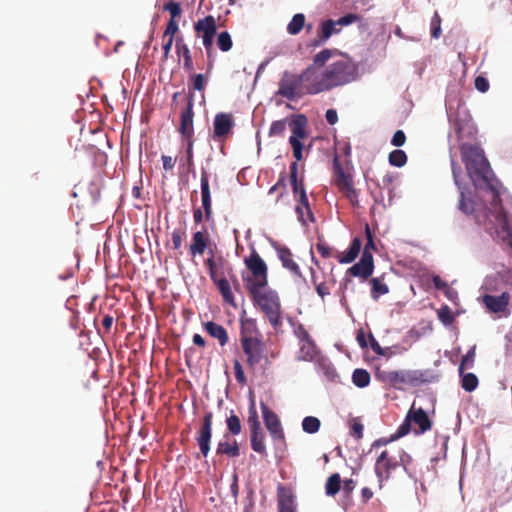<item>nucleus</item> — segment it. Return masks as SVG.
Wrapping results in <instances>:
<instances>
[{
    "label": "nucleus",
    "mask_w": 512,
    "mask_h": 512,
    "mask_svg": "<svg viewBox=\"0 0 512 512\" xmlns=\"http://www.w3.org/2000/svg\"><path fill=\"white\" fill-rule=\"evenodd\" d=\"M460 153L472 182L476 185L478 181H482L493 193L487 219L493 225L498 239L512 249V230L501 204L500 183L494 178L484 151L478 145L463 143L460 146Z\"/></svg>",
    "instance_id": "1"
},
{
    "label": "nucleus",
    "mask_w": 512,
    "mask_h": 512,
    "mask_svg": "<svg viewBox=\"0 0 512 512\" xmlns=\"http://www.w3.org/2000/svg\"><path fill=\"white\" fill-rule=\"evenodd\" d=\"M333 50L325 48L314 55L310 68L313 70L312 92L316 94L344 86L356 78V66L349 59H338L328 65Z\"/></svg>",
    "instance_id": "2"
},
{
    "label": "nucleus",
    "mask_w": 512,
    "mask_h": 512,
    "mask_svg": "<svg viewBox=\"0 0 512 512\" xmlns=\"http://www.w3.org/2000/svg\"><path fill=\"white\" fill-rule=\"evenodd\" d=\"M239 341L245 356V362L250 370H255L264 358L266 349L263 335L254 318H240Z\"/></svg>",
    "instance_id": "3"
},
{
    "label": "nucleus",
    "mask_w": 512,
    "mask_h": 512,
    "mask_svg": "<svg viewBox=\"0 0 512 512\" xmlns=\"http://www.w3.org/2000/svg\"><path fill=\"white\" fill-rule=\"evenodd\" d=\"M250 298L268 319L271 326L278 330L282 326V305L279 295L272 289L254 288L248 290Z\"/></svg>",
    "instance_id": "4"
},
{
    "label": "nucleus",
    "mask_w": 512,
    "mask_h": 512,
    "mask_svg": "<svg viewBox=\"0 0 512 512\" xmlns=\"http://www.w3.org/2000/svg\"><path fill=\"white\" fill-rule=\"evenodd\" d=\"M312 76L313 70L310 68V65L299 75L288 71L284 72L279 82L277 94L288 100H295L304 92L315 95L316 92L311 90L314 83Z\"/></svg>",
    "instance_id": "5"
},
{
    "label": "nucleus",
    "mask_w": 512,
    "mask_h": 512,
    "mask_svg": "<svg viewBox=\"0 0 512 512\" xmlns=\"http://www.w3.org/2000/svg\"><path fill=\"white\" fill-rule=\"evenodd\" d=\"M433 422L428 414L421 407H416L415 403L412 404L408 410L403 423L396 431L394 438H400L413 431L415 435L424 434L432 429Z\"/></svg>",
    "instance_id": "6"
},
{
    "label": "nucleus",
    "mask_w": 512,
    "mask_h": 512,
    "mask_svg": "<svg viewBox=\"0 0 512 512\" xmlns=\"http://www.w3.org/2000/svg\"><path fill=\"white\" fill-rule=\"evenodd\" d=\"M375 377L380 382L395 389L402 390L404 386H416L424 381V375L418 370H380L377 369Z\"/></svg>",
    "instance_id": "7"
},
{
    "label": "nucleus",
    "mask_w": 512,
    "mask_h": 512,
    "mask_svg": "<svg viewBox=\"0 0 512 512\" xmlns=\"http://www.w3.org/2000/svg\"><path fill=\"white\" fill-rule=\"evenodd\" d=\"M194 30L196 36L202 39L203 45L207 52L208 64L207 73L213 68V40L217 31L216 20L212 15H208L202 19H199L194 24Z\"/></svg>",
    "instance_id": "8"
},
{
    "label": "nucleus",
    "mask_w": 512,
    "mask_h": 512,
    "mask_svg": "<svg viewBox=\"0 0 512 512\" xmlns=\"http://www.w3.org/2000/svg\"><path fill=\"white\" fill-rule=\"evenodd\" d=\"M307 124L308 119L303 114L294 115L288 121V127L291 131V136L289 137V144L292 147L293 156L297 161H301L303 159L304 146L301 140L306 139L308 137Z\"/></svg>",
    "instance_id": "9"
},
{
    "label": "nucleus",
    "mask_w": 512,
    "mask_h": 512,
    "mask_svg": "<svg viewBox=\"0 0 512 512\" xmlns=\"http://www.w3.org/2000/svg\"><path fill=\"white\" fill-rule=\"evenodd\" d=\"M245 264L253 276V279L247 280V289L265 288L268 285V268L260 255L253 250L250 256L245 258Z\"/></svg>",
    "instance_id": "10"
},
{
    "label": "nucleus",
    "mask_w": 512,
    "mask_h": 512,
    "mask_svg": "<svg viewBox=\"0 0 512 512\" xmlns=\"http://www.w3.org/2000/svg\"><path fill=\"white\" fill-rule=\"evenodd\" d=\"M333 183L353 206L358 205V193L354 187L353 177L344 171L337 157L333 161Z\"/></svg>",
    "instance_id": "11"
},
{
    "label": "nucleus",
    "mask_w": 512,
    "mask_h": 512,
    "mask_svg": "<svg viewBox=\"0 0 512 512\" xmlns=\"http://www.w3.org/2000/svg\"><path fill=\"white\" fill-rule=\"evenodd\" d=\"M212 426H213V413L211 411L205 412L202 420V424L196 433V443L199 447L200 454L203 457H207L210 452V444L212 438Z\"/></svg>",
    "instance_id": "12"
},
{
    "label": "nucleus",
    "mask_w": 512,
    "mask_h": 512,
    "mask_svg": "<svg viewBox=\"0 0 512 512\" xmlns=\"http://www.w3.org/2000/svg\"><path fill=\"white\" fill-rule=\"evenodd\" d=\"M263 420L267 430L269 431L272 439L281 443H285V435L278 416L268 407V405L261 401L260 403Z\"/></svg>",
    "instance_id": "13"
},
{
    "label": "nucleus",
    "mask_w": 512,
    "mask_h": 512,
    "mask_svg": "<svg viewBox=\"0 0 512 512\" xmlns=\"http://www.w3.org/2000/svg\"><path fill=\"white\" fill-rule=\"evenodd\" d=\"M398 467V462L389 456L387 450L381 452L375 462V474L378 478L379 487H383V483L390 478L392 470Z\"/></svg>",
    "instance_id": "14"
},
{
    "label": "nucleus",
    "mask_w": 512,
    "mask_h": 512,
    "mask_svg": "<svg viewBox=\"0 0 512 512\" xmlns=\"http://www.w3.org/2000/svg\"><path fill=\"white\" fill-rule=\"evenodd\" d=\"M194 93L189 88V95L187 98L186 107L182 110L180 115V126L179 132L186 139H193L194 127H193V118H194Z\"/></svg>",
    "instance_id": "15"
},
{
    "label": "nucleus",
    "mask_w": 512,
    "mask_h": 512,
    "mask_svg": "<svg viewBox=\"0 0 512 512\" xmlns=\"http://www.w3.org/2000/svg\"><path fill=\"white\" fill-rule=\"evenodd\" d=\"M511 295L507 291L502 292L500 295L484 294L482 296V303L485 308L495 314H505L511 302Z\"/></svg>",
    "instance_id": "16"
},
{
    "label": "nucleus",
    "mask_w": 512,
    "mask_h": 512,
    "mask_svg": "<svg viewBox=\"0 0 512 512\" xmlns=\"http://www.w3.org/2000/svg\"><path fill=\"white\" fill-rule=\"evenodd\" d=\"M234 126L233 116L229 113H217L213 122V139L222 141L231 133Z\"/></svg>",
    "instance_id": "17"
},
{
    "label": "nucleus",
    "mask_w": 512,
    "mask_h": 512,
    "mask_svg": "<svg viewBox=\"0 0 512 512\" xmlns=\"http://www.w3.org/2000/svg\"><path fill=\"white\" fill-rule=\"evenodd\" d=\"M340 31L341 29L338 28L335 20L327 19L322 21L319 25L316 37L310 41L308 46L311 48L320 47L324 45L332 35L338 34Z\"/></svg>",
    "instance_id": "18"
},
{
    "label": "nucleus",
    "mask_w": 512,
    "mask_h": 512,
    "mask_svg": "<svg viewBox=\"0 0 512 512\" xmlns=\"http://www.w3.org/2000/svg\"><path fill=\"white\" fill-rule=\"evenodd\" d=\"M373 269L374 260L372 254L370 251H363L360 261L351 266L347 270V274L366 280L372 275Z\"/></svg>",
    "instance_id": "19"
},
{
    "label": "nucleus",
    "mask_w": 512,
    "mask_h": 512,
    "mask_svg": "<svg viewBox=\"0 0 512 512\" xmlns=\"http://www.w3.org/2000/svg\"><path fill=\"white\" fill-rule=\"evenodd\" d=\"M200 186H201V202L202 207L205 212V219L207 221L212 219V201H211V192H210V184H209V174L207 171L202 170L200 177Z\"/></svg>",
    "instance_id": "20"
},
{
    "label": "nucleus",
    "mask_w": 512,
    "mask_h": 512,
    "mask_svg": "<svg viewBox=\"0 0 512 512\" xmlns=\"http://www.w3.org/2000/svg\"><path fill=\"white\" fill-rule=\"evenodd\" d=\"M274 248L277 251L278 258L281 260L283 267L291 271L293 274L301 276L300 268L294 261L293 254L290 249L279 244H275Z\"/></svg>",
    "instance_id": "21"
},
{
    "label": "nucleus",
    "mask_w": 512,
    "mask_h": 512,
    "mask_svg": "<svg viewBox=\"0 0 512 512\" xmlns=\"http://www.w3.org/2000/svg\"><path fill=\"white\" fill-rule=\"evenodd\" d=\"M279 512H295V501L289 488L279 486L277 491Z\"/></svg>",
    "instance_id": "22"
},
{
    "label": "nucleus",
    "mask_w": 512,
    "mask_h": 512,
    "mask_svg": "<svg viewBox=\"0 0 512 512\" xmlns=\"http://www.w3.org/2000/svg\"><path fill=\"white\" fill-rule=\"evenodd\" d=\"M210 242L209 233L205 231H197L192 236V243L189 247L192 256L202 255Z\"/></svg>",
    "instance_id": "23"
},
{
    "label": "nucleus",
    "mask_w": 512,
    "mask_h": 512,
    "mask_svg": "<svg viewBox=\"0 0 512 512\" xmlns=\"http://www.w3.org/2000/svg\"><path fill=\"white\" fill-rule=\"evenodd\" d=\"M176 54L178 57L183 58V68L186 72L192 73L194 71L193 60L190 49L187 44L184 43L182 37L176 39L175 44Z\"/></svg>",
    "instance_id": "24"
},
{
    "label": "nucleus",
    "mask_w": 512,
    "mask_h": 512,
    "mask_svg": "<svg viewBox=\"0 0 512 512\" xmlns=\"http://www.w3.org/2000/svg\"><path fill=\"white\" fill-rule=\"evenodd\" d=\"M206 332L213 338L217 339L220 346H225L229 341V336L226 329L213 321H208L204 324Z\"/></svg>",
    "instance_id": "25"
},
{
    "label": "nucleus",
    "mask_w": 512,
    "mask_h": 512,
    "mask_svg": "<svg viewBox=\"0 0 512 512\" xmlns=\"http://www.w3.org/2000/svg\"><path fill=\"white\" fill-rule=\"evenodd\" d=\"M361 249V241L359 238H354L348 248V250L344 253H339L336 255L338 261L340 263H351L353 262Z\"/></svg>",
    "instance_id": "26"
},
{
    "label": "nucleus",
    "mask_w": 512,
    "mask_h": 512,
    "mask_svg": "<svg viewBox=\"0 0 512 512\" xmlns=\"http://www.w3.org/2000/svg\"><path fill=\"white\" fill-rule=\"evenodd\" d=\"M212 281L219 289V292L222 295L223 300L226 303L234 305L235 298H234V294L231 290L229 281L226 278L219 277V275L217 277H215V280H212Z\"/></svg>",
    "instance_id": "27"
},
{
    "label": "nucleus",
    "mask_w": 512,
    "mask_h": 512,
    "mask_svg": "<svg viewBox=\"0 0 512 512\" xmlns=\"http://www.w3.org/2000/svg\"><path fill=\"white\" fill-rule=\"evenodd\" d=\"M216 453L234 458L239 456L240 449L236 440L229 442L227 440L220 441L217 445Z\"/></svg>",
    "instance_id": "28"
},
{
    "label": "nucleus",
    "mask_w": 512,
    "mask_h": 512,
    "mask_svg": "<svg viewBox=\"0 0 512 512\" xmlns=\"http://www.w3.org/2000/svg\"><path fill=\"white\" fill-rule=\"evenodd\" d=\"M264 439H265V435H264L263 429H260V430H257L256 432L250 433L251 447L255 452H257L261 455L266 454V446H265Z\"/></svg>",
    "instance_id": "29"
},
{
    "label": "nucleus",
    "mask_w": 512,
    "mask_h": 512,
    "mask_svg": "<svg viewBox=\"0 0 512 512\" xmlns=\"http://www.w3.org/2000/svg\"><path fill=\"white\" fill-rule=\"evenodd\" d=\"M306 26V17L303 13L295 14L287 25V32L290 35L299 34Z\"/></svg>",
    "instance_id": "30"
},
{
    "label": "nucleus",
    "mask_w": 512,
    "mask_h": 512,
    "mask_svg": "<svg viewBox=\"0 0 512 512\" xmlns=\"http://www.w3.org/2000/svg\"><path fill=\"white\" fill-rule=\"evenodd\" d=\"M247 423L250 428V433L262 429L254 399L250 401Z\"/></svg>",
    "instance_id": "31"
},
{
    "label": "nucleus",
    "mask_w": 512,
    "mask_h": 512,
    "mask_svg": "<svg viewBox=\"0 0 512 512\" xmlns=\"http://www.w3.org/2000/svg\"><path fill=\"white\" fill-rule=\"evenodd\" d=\"M371 283V297L374 300H378L381 295H385L389 292V287L383 282V278L375 277L370 280Z\"/></svg>",
    "instance_id": "32"
},
{
    "label": "nucleus",
    "mask_w": 512,
    "mask_h": 512,
    "mask_svg": "<svg viewBox=\"0 0 512 512\" xmlns=\"http://www.w3.org/2000/svg\"><path fill=\"white\" fill-rule=\"evenodd\" d=\"M459 375L461 377V387L465 391L472 392L478 387L479 380L474 373H465L464 370H462V374Z\"/></svg>",
    "instance_id": "33"
},
{
    "label": "nucleus",
    "mask_w": 512,
    "mask_h": 512,
    "mask_svg": "<svg viewBox=\"0 0 512 512\" xmlns=\"http://www.w3.org/2000/svg\"><path fill=\"white\" fill-rule=\"evenodd\" d=\"M370 379V374L365 369L358 368L353 371L352 381L354 385L359 388L367 387L370 383Z\"/></svg>",
    "instance_id": "34"
},
{
    "label": "nucleus",
    "mask_w": 512,
    "mask_h": 512,
    "mask_svg": "<svg viewBox=\"0 0 512 512\" xmlns=\"http://www.w3.org/2000/svg\"><path fill=\"white\" fill-rule=\"evenodd\" d=\"M341 488V478L338 473L332 474L326 482V494L329 496L336 495Z\"/></svg>",
    "instance_id": "35"
},
{
    "label": "nucleus",
    "mask_w": 512,
    "mask_h": 512,
    "mask_svg": "<svg viewBox=\"0 0 512 512\" xmlns=\"http://www.w3.org/2000/svg\"><path fill=\"white\" fill-rule=\"evenodd\" d=\"M389 164L394 167H403L407 163V155L403 150L396 149L388 155Z\"/></svg>",
    "instance_id": "36"
},
{
    "label": "nucleus",
    "mask_w": 512,
    "mask_h": 512,
    "mask_svg": "<svg viewBox=\"0 0 512 512\" xmlns=\"http://www.w3.org/2000/svg\"><path fill=\"white\" fill-rule=\"evenodd\" d=\"M476 357V346L473 345L466 355H464L461 359L460 365L458 367L459 374H462V370L467 368H473Z\"/></svg>",
    "instance_id": "37"
},
{
    "label": "nucleus",
    "mask_w": 512,
    "mask_h": 512,
    "mask_svg": "<svg viewBox=\"0 0 512 512\" xmlns=\"http://www.w3.org/2000/svg\"><path fill=\"white\" fill-rule=\"evenodd\" d=\"M321 422L318 418L307 416L302 421V429L306 433L314 434L320 429Z\"/></svg>",
    "instance_id": "38"
},
{
    "label": "nucleus",
    "mask_w": 512,
    "mask_h": 512,
    "mask_svg": "<svg viewBox=\"0 0 512 512\" xmlns=\"http://www.w3.org/2000/svg\"><path fill=\"white\" fill-rule=\"evenodd\" d=\"M227 429L232 435H238L241 432L242 425L240 418L231 413L229 417L226 419Z\"/></svg>",
    "instance_id": "39"
},
{
    "label": "nucleus",
    "mask_w": 512,
    "mask_h": 512,
    "mask_svg": "<svg viewBox=\"0 0 512 512\" xmlns=\"http://www.w3.org/2000/svg\"><path fill=\"white\" fill-rule=\"evenodd\" d=\"M300 352L302 354L303 359L312 360L316 355V346L314 344V341L311 339L308 340L307 342L302 343L300 346Z\"/></svg>",
    "instance_id": "40"
},
{
    "label": "nucleus",
    "mask_w": 512,
    "mask_h": 512,
    "mask_svg": "<svg viewBox=\"0 0 512 512\" xmlns=\"http://www.w3.org/2000/svg\"><path fill=\"white\" fill-rule=\"evenodd\" d=\"M217 46L223 52H227L232 48V39L227 31L219 33L217 37Z\"/></svg>",
    "instance_id": "41"
},
{
    "label": "nucleus",
    "mask_w": 512,
    "mask_h": 512,
    "mask_svg": "<svg viewBox=\"0 0 512 512\" xmlns=\"http://www.w3.org/2000/svg\"><path fill=\"white\" fill-rule=\"evenodd\" d=\"M294 198L297 201V205L296 206H304L305 212H306V214L308 216V219L311 220V221H315V217H314V214H313V212L311 210V207H310V204H309L306 192H302V194H300V195H298L297 197H294Z\"/></svg>",
    "instance_id": "42"
},
{
    "label": "nucleus",
    "mask_w": 512,
    "mask_h": 512,
    "mask_svg": "<svg viewBox=\"0 0 512 512\" xmlns=\"http://www.w3.org/2000/svg\"><path fill=\"white\" fill-rule=\"evenodd\" d=\"M286 127L287 122L285 120L274 121L270 126L268 134L270 137L283 136Z\"/></svg>",
    "instance_id": "43"
},
{
    "label": "nucleus",
    "mask_w": 512,
    "mask_h": 512,
    "mask_svg": "<svg viewBox=\"0 0 512 512\" xmlns=\"http://www.w3.org/2000/svg\"><path fill=\"white\" fill-rule=\"evenodd\" d=\"M438 319L446 326L451 325L454 321V316L451 309L446 305L441 307L438 312Z\"/></svg>",
    "instance_id": "44"
},
{
    "label": "nucleus",
    "mask_w": 512,
    "mask_h": 512,
    "mask_svg": "<svg viewBox=\"0 0 512 512\" xmlns=\"http://www.w3.org/2000/svg\"><path fill=\"white\" fill-rule=\"evenodd\" d=\"M279 192L277 196V201L286 194V182L285 176L281 175L278 181L269 189L268 193L271 195L275 192Z\"/></svg>",
    "instance_id": "45"
},
{
    "label": "nucleus",
    "mask_w": 512,
    "mask_h": 512,
    "mask_svg": "<svg viewBox=\"0 0 512 512\" xmlns=\"http://www.w3.org/2000/svg\"><path fill=\"white\" fill-rule=\"evenodd\" d=\"M459 209L465 214H471L474 212V203L470 198L465 196L464 191H461Z\"/></svg>",
    "instance_id": "46"
},
{
    "label": "nucleus",
    "mask_w": 512,
    "mask_h": 512,
    "mask_svg": "<svg viewBox=\"0 0 512 512\" xmlns=\"http://www.w3.org/2000/svg\"><path fill=\"white\" fill-rule=\"evenodd\" d=\"M430 29H431V36L432 38H439L441 35V17L437 12L434 13L431 23H430Z\"/></svg>",
    "instance_id": "47"
},
{
    "label": "nucleus",
    "mask_w": 512,
    "mask_h": 512,
    "mask_svg": "<svg viewBox=\"0 0 512 512\" xmlns=\"http://www.w3.org/2000/svg\"><path fill=\"white\" fill-rule=\"evenodd\" d=\"M164 10L170 13V19L176 20L182 13L181 5L178 2L170 1L164 5Z\"/></svg>",
    "instance_id": "48"
},
{
    "label": "nucleus",
    "mask_w": 512,
    "mask_h": 512,
    "mask_svg": "<svg viewBox=\"0 0 512 512\" xmlns=\"http://www.w3.org/2000/svg\"><path fill=\"white\" fill-rule=\"evenodd\" d=\"M233 369H234V375H235L236 381L240 385L246 384L247 378L245 376L243 367H242V365H241V363H240V361L238 359L234 360V362H233Z\"/></svg>",
    "instance_id": "49"
},
{
    "label": "nucleus",
    "mask_w": 512,
    "mask_h": 512,
    "mask_svg": "<svg viewBox=\"0 0 512 512\" xmlns=\"http://www.w3.org/2000/svg\"><path fill=\"white\" fill-rule=\"evenodd\" d=\"M190 79L192 81V90L203 91L205 89L207 80L203 74L193 73Z\"/></svg>",
    "instance_id": "50"
},
{
    "label": "nucleus",
    "mask_w": 512,
    "mask_h": 512,
    "mask_svg": "<svg viewBox=\"0 0 512 512\" xmlns=\"http://www.w3.org/2000/svg\"><path fill=\"white\" fill-rule=\"evenodd\" d=\"M363 429L364 426L361 423L360 419L353 418L351 423V435L359 440L363 437Z\"/></svg>",
    "instance_id": "51"
},
{
    "label": "nucleus",
    "mask_w": 512,
    "mask_h": 512,
    "mask_svg": "<svg viewBox=\"0 0 512 512\" xmlns=\"http://www.w3.org/2000/svg\"><path fill=\"white\" fill-rule=\"evenodd\" d=\"M205 265L209 270V276L211 280H215V277L219 275L216 261L214 260L213 253L211 252V257L205 260Z\"/></svg>",
    "instance_id": "52"
},
{
    "label": "nucleus",
    "mask_w": 512,
    "mask_h": 512,
    "mask_svg": "<svg viewBox=\"0 0 512 512\" xmlns=\"http://www.w3.org/2000/svg\"><path fill=\"white\" fill-rule=\"evenodd\" d=\"M179 27L176 20L170 19L167 23L166 29L164 31L163 37L174 39L175 34L178 32Z\"/></svg>",
    "instance_id": "53"
},
{
    "label": "nucleus",
    "mask_w": 512,
    "mask_h": 512,
    "mask_svg": "<svg viewBox=\"0 0 512 512\" xmlns=\"http://www.w3.org/2000/svg\"><path fill=\"white\" fill-rule=\"evenodd\" d=\"M294 334L299 339L301 344L312 339L309 332L305 329V327L302 324H299L297 327H295Z\"/></svg>",
    "instance_id": "54"
},
{
    "label": "nucleus",
    "mask_w": 512,
    "mask_h": 512,
    "mask_svg": "<svg viewBox=\"0 0 512 512\" xmlns=\"http://www.w3.org/2000/svg\"><path fill=\"white\" fill-rule=\"evenodd\" d=\"M359 20V16L357 14L348 13L342 17H340L337 22V26H347Z\"/></svg>",
    "instance_id": "55"
},
{
    "label": "nucleus",
    "mask_w": 512,
    "mask_h": 512,
    "mask_svg": "<svg viewBox=\"0 0 512 512\" xmlns=\"http://www.w3.org/2000/svg\"><path fill=\"white\" fill-rule=\"evenodd\" d=\"M497 276L502 282L512 287V269L503 268L501 271L497 272Z\"/></svg>",
    "instance_id": "56"
},
{
    "label": "nucleus",
    "mask_w": 512,
    "mask_h": 512,
    "mask_svg": "<svg viewBox=\"0 0 512 512\" xmlns=\"http://www.w3.org/2000/svg\"><path fill=\"white\" fill-rule=\"evenodd\" d=\"M405 142H406L405 133L402 130H397L391 139V144L396 147H401L405 144Z\"/></svg>",
    "instance_id": "57"
},
{
    "label": "nucleus",
    "mask_w": 512,
    "mask_h": 512,
    "mask_svg": "<svg viewBox=\"0 0 512 512\" xmlns=\"http://www.w3.org/2000/svg\"><path fill=\"white\" fill-rule=\"evenodd\" d=\"M295 212L297 214L298 221L302 225L307 226L308 223L312 222L311 220L308 219V216H307V214L305 212L304 206H296L295 207Z\"/></svg>",
    "instance_id": "58"
},
{
    "label": "nucleus",
    "mask_w": 512,
    "mask_h": 512,
    "mask_svg": "<svg viewBox=\"0 0 512 512\" xmlns=\"http://www.w3.org/2000/svg\"><path fill=\"white\" fill-rule=\"evenodd\" d=\"M475 88L482 93L487 92L489 89L488 80L483 76H477L475 79Z\"/></svg>",
    "instance_id": "59"
},
{
    "label": "nucleus",
    "mask_w": 512,
    "mask_h": 512,
    "mask_svg": "<svg viewBox=\"0 0 512 512\" xmlns=\"http://www.w3.org/2000/svg\"><path fill=\"white\" fill-rule=\"evenodd\" d=\"M294 197H297L298 195L302 194V192H306V189L304 187V183L302 179H296L290 181Z\"/></svg>",
    "instance_id": "60"
},
{
    "label": "nucleus",
    "mask_w": 512,
    "mask_h": 512,
    "mask_svg": "<svg viewBox=\"0 0 512 512\" xmlns=\"http://www.w3.org/2000/svg\"><path fill=\"white\" fill-rule=\"evenodd\" d=\"M314 287H315L317 294L321 297V299H324L325 296L330 295V287L328 286V284L325 281L322 280L320 283H318Z\"/></svg>",
    "instance_id": "61"
},
{
    "label": "nucleus",
    "mask_w": 512,
    "mask_h": 512,
    "mask_svg": "<svg viewBox=\"0 0 512 512\" xmlns=\"http://www.w3.org/2000/svg\"><path fill=\"white\" fill-rule=\"evenodd\" d=\"M369 338H370V347H371V349L377 355L385 356L386 355V349L380 346V344L378 343V341L374 338V336L372 334L369 335Z\"/></svg>",
    "instance_id": "62"
},
{
    "label": "nucleus",
    "mask_w": 512,
    "mask_h": 512,
    "mask_svg": "<svg viewBox=\"0 0 512 512\" xmlns=\"http://www.w3.org/2000/svg\"><path fill=\"white\" fill-rule=\"evenodd\" d=\"M316 249L318 253L321 254L322 257L328 258L332 255V248L328 246L326 243L319 242L316 244Z\"/></svg>",
    "instance_id": "63"
},
{
    "label": "nucleus",
    "mask_w": 512,
    "mask_h": 512,
    "mask_svg": "<svg viewBox=\"0 0 512 512\" xmlns=\"http://www.w3.org/2000/svg\"><path fill=\"white\" fill-rule=\"evenodd\" d=\"M183 234L182 232L178 230H174L171 234L172 236V242H173V248L175 250H178L181 248L182 241H183Z\"/></svg>",
    "instance_id": "64"
}]
</instances>
